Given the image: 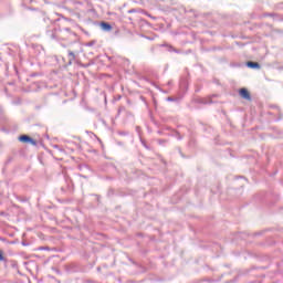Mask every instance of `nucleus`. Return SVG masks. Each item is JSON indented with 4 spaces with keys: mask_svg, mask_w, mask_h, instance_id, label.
<instances>
[{
    "mask_svg": "<svg viewBox=\"0 0 283 283\" xmlns=\"http://www.w3.org/2000/svg\"><path fill=\"white\" fill-rule=\"evenodd\" d=\"M239 94H240L241 98H244L245 101H251V93H249V90L241 88L239 91Z\"/></svg>",
    "mask_w": 283,
    "mask_h": 283,
    "instance_id": "1",
    "label": "nucleus"
},
{
    "mask_svg": "<svg viewBox=\"0 0 283 283\" xmlns=\"http://www.w3.org/2000/svg\"><path fill=\"white\" fill-rule=\"evenodd\" d=\"M19 140L21 143H32L34 145V140L30 136H28V135L20 136Z\"/></svg>",
    "mask_w": 283,
    "mask_h": 283,
    "instance_id": "2",
    "label": "nucleus"
},
{
    "mask_svg": "<svg viewBox=\"0 0 283 283\" xmlns=\"http://www.w3.org/2000/svg\"><path fill=\"white\" fill-rule=\"evenodd\" d=\"M101 28H102V30H104L105 32H112V27H111V24L107 23V22H102V23H101Z\"/></svg>",
    "mask_w": 283,
    "mask_h": 283,
    "instance_id": "3",
    "label": "nucleus"
},
{
    "mask_svg": "<svg viewBox=\"0 0 283 283\" xmlns=\"http://www.w3.org/2000/svg\"><path fill=\"white\" fill-rule=\"evenodd\" d=\"M248 67L260 70V63H258V62H248Z\"/></svg>",
    "mask_w": 283,
    "mask_h": 283,
    "instance_id": "4",
    "label": "nucleus"
},
{
    "mask_svg": "<svg viewBox=\"0 0 283 283\" xmlns=\"http://www.w3.org/2000/svg\"><path fill=\"white\" fill-rule=\"evenodd\" d=\"M69 56H71L72 59H76V55L72 51L69 52Z\"/></svg>",
    "mask_w": 283,
    "mask_h": 283,
    "instance_id": "5",
    "label": "nucleus"
},
{
    "mask_svg": "<svg viewBox=\"0 0 283 283\" xmlns=\"http://www.w3.org/2000/svg\"><path fill=\"white\" fill-rule=\"evenodd\" d=\"M0 262H3V252L0 251Z\"/></svg>",
    "mask_w": 283,
    "mask_h": 283,
    "instance_id": "6",
    "label": "nucleus"
}]
</instances>
